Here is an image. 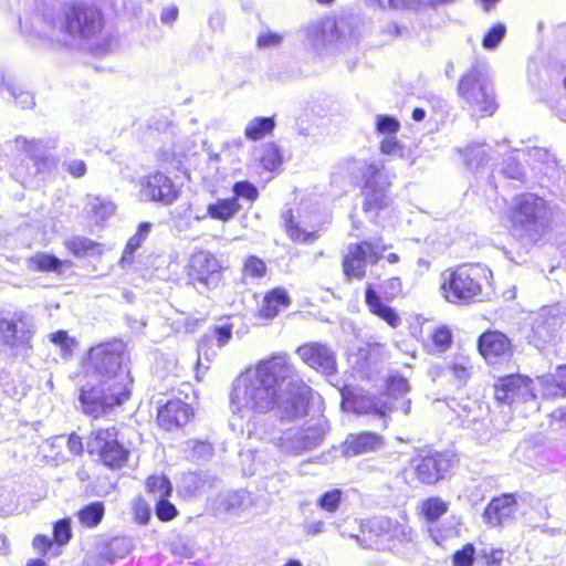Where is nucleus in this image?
Instances as JSON below:
<instances>
[{"mask_svg":"<svg viewBox=\"0 0 566 566\" xmlns=\"http://www.w3.org/2000/svg\"><path fill=\"white\" fill-rule=\"evenodd\" d=\"M126 344L118 338L96 344L87 349L73 378L86 380L80 388L78 400L85 415L98 419L130 399L132 380L120 377L129 364Z\"/></svg>","mask_w":566,"mask_h":566,"instance_id":"f257e3e1","label":"nucleus"},{"mask_svg":"<svg viewBox=\"0 0 566 566\" xmlns=\"http://www.w3.org/2000/svg\"><path fill=\"white\" fill-rule=\"evenodd\" d=\"M449 304L468 306L485 302L494 294L493 273L481 263H461L446 269L439 286Z\"/></svg>","mask_w":566,"mask_h":566,"instance_id":"f03ea898","label":"nucleus"},{"mask_svg":"<svg viewBox=\"0 0 566 566\" xmlns=\"http://www.w3.org/2000/svg\"><path fill=\"white\" fill-rule=\"evenodd\" d=\"M85 449L97 464L111 471L126 468L132 455L130 442L114 424L91 430L86 436Z\"/></svg>","mask_w":566,"mask_h":566,"instance_id":"7ed1b4c3","label":"nucleus"},{"mask_svg":"<svg viewBox=\"0 0 566 566\" xmlns=\"http://www.w3.org/2000/svg\"><path fill=\"white\" fill-rule=\"evenodd\" d=\"M552 210L542 197L534 193H521L510 208L509 220L513 231L521 235H537L549 226Z\"/></svg>","mask_w":566,"mask_h":566,"instance_id":"20e7f679","label":"nucleus"},{"mask_svg":"<svg viewBox=\"0 0 566 566\" xmlns=\"http://www.w3.org/2000/svg\"><path fill=\"white\" fill-rule=\"evenodd\" d=\"M457 93L476 117L493 116L499 107L494 88L485 80L478 65L472 66L460 76Z\"/></svg>","mask_w":566,"mask_h":566,"instance_id":"39448f33","label":"nucleus"},{"mask_svg":"<svg viewBox=\"0 0 566 566\" xmlns=\"http://www.w3.org/2000/svg\"><path fill=\"white\" fill-rule=\"evenodd\" d=\"M381 238L371 241L363 239L347 245L340 258V269L345 281H363L367 276L368 266L379 263L386 251L380 244Z\"/></svg>","mask_w":566,"mask_h":566,"instance_id":"423d86ee","label":"nucleus"},{"mask_svg":"<svg viewBox=\"0 0 566 566\" xmlns=\"http://www.w3.org/2000/svg\"><path fill=\"white\" fill-rule=\"evenodd\" d=\"M279 390L258 381V378L237 384L230 395L231 406L235 412L244 409L253 413H268L279 406Z\"/></svg>","mask_w":566,"mask_h":566,"instance_id":"0eeeda50","label":"nucleus"},{"mask_svg":"<svg viewBox=\"0 0 566 566\" xmlns=\"http://www.w3.org/2000/svg\"><path fill=\"white\" fill-rule=\"evenodd\" d=\"M184 273L187 285L198 291H212L223 282L224 266L217 254L200 249L190 254Z\"/></svg>","mask_w":566,"mask_h":566,"instance_id":"6e6552de","label":"nucleus"},{"mask_svg":"<svg viewBox=\"0 0 566 566\" xmlns=\"http://www.w3.org/2000/svg\"><path fill=\"white\" fill-rule=\"evenodd\" d=\"M105 25L102 10L86 2H71L62 10V31L71 36L91 39Z\"/></svg>","mask_w":566,"mask_h":566,"instance_id":"1a4fd4ad","label":"nucleus"},{"mask_svg":"<svg viewBox=\"0 0 566 566\" xmlns=\"http://www.w3.org/2000/svg\"><path fill=\"white\" fill-rule=\"evenodd\" d=\"M405 295L402 279L399 275H392L379 284V291L373 284H367L364 298L370 314L379 317L390 327L396 328L400 325L401 319L395 308L385 302H392L405 297Z\"/></svg>","mask_w":566,"mask_h":566,"instance_id":"9d476101","label":"nucleus"},{"mask_svg":"<svg viewBox=\"0 0 566 566\" xmlns=\"http://www.w3.org/2000/svg\"><path fill=\"white\" fill-rule=\"evenodd\" d=\"M476 350L489 367L503 370L514 363L516 347L506 333L488 328L478 336Z\"/></svg>","mask_w":566,"mask_h":566,"instance_id":"9b49d317","label":"nucleus"},{"mask_svg":"<svg viewBox=\"0 0 566 566\" xmlns=\"http://www.w3.org/2000/svg\"><path fill=\"white\" fill-rule=\"evenodd\" d=\"M492 389L493 399L499 405L509 407L527 403L537 398L534 379L522 373H509L499 376L495 378Z\"/></svg>","mask_w":566,"mask_h":566,"instance_id":"f8f14e48","label":"nucleus"},{"mask_svg":"<svg viewBox=\"0 0 566 566\" xmlns=\"http://www.w3.org/2000/svg\"><path fill=\"white\" fill-rule=\"evenodd\" d=\"M361 193L364 196L363 211L379 212L389 205L387 191L391 186L385 167L377 163H369L361 171Z\"/></svg>","mask_w":566,"mask_h":566,"instance_id":"ddd939ff","label":"nucleus"},{"mask_svg":"<svg viewBox=\"0 0 566 566\" xmlns=\"http://www.w3.org/2000/svg\"><path fill=\"white\" fill-rule=\"evenodd\" d=\"M33 331L24 313L0 317V352L17 355L32 348Z\"/></svg>","mask_w":566,"mask_h":566,"instance_id":"4468645a","label":"nucleus"},{"mask_svg":"<svg viewBox=\"0 0 566 566\" xmlns=\"http://www.w3.org/2000/svg\"><path fill=\"white\" fill-rule=\"evenodd\" d=\"M354 23L346 15H325L306 30V38L314 48L335 45L354 32Z\"/></svg>","mask_w":566,"mask_h":566,"instance_id":"2eb2a0df","label":"nucleus"},{"mask_svg":"<svg viewBox=\"0 0 566 566\" xmlns=\"http://www.w3.org/2000/svg\"><path fill=\"white\" fill-rule=\"evenodd\" d=\"M139 195L148 202L170 206L181 195V188L160 170L144 175L139 180Z\"/></svg>","mask_w":566,"mask_h":566,"instance_id":"dca6fc26","label":"nucleus"},{"mask_svg":"<svg viewBox=\"0 0 566 566\" xmlns=\"http://www.w3.org/2000/svg\"><path fill=\"white\" fill-rule=\"evenodd\" d=\"M195 417L196 411L191 403L174 397L158 403L155 423L159 430L171 433L184 430L195 420Z\"/></svg>","mask_w":566,"mask_h":566,"instance_id":"f3484780","label":"nucleus"},{"mask_svg":"<svg viewBox=\"0 0 566 566\" xmlns=\"http://www.w3.org/2000/svg\"><path fill=\"white\" fill-rule=\"evenodd\" d=\"M452 468V459L446 451H429L413 460V473L419 483L434 485L442 481Z\"/></svg>","mask_w":566,"mask_h":566,"instance_id":"a211bd4d","label":"nucleus"},{"mask_svg":"<svg viewBox=\"0 0 566 566\" xmlns=\"http://www.w3.org/2000/svg\"><path fill=\"white\" fill-rule=\"evenodd\" d=\"M296 354L305 365L325 376L337 373L336 354L327 344L306 342L296 348Z\"/></svg>","mask_w":566,"mask_h":566,"instance_id":"6ab92c4d","label":"nucleus"},{"mask_svg":"<svg viewBox=\"0 0 566 566\" xmlns=\"http://www.w3.org/2000/svg\"><path fill=\"white\" fill-rule=\"evenodd\" d=\"M313 398V389L302 379L289 385L287 396L282 405L277 406L282 421H294L308 413Z\"/></svg>","mask_w":566,"mask_h":566,"instance_id":"aec40b11","label":"nucleus"},{"mask_svg":"<svg viewBox=\"0 0 566 566\" xmlns=\"http://www.w3.org/2000/svg\"><path fill=\"white\" fill-rule=\"evenodd\" d=\"M294 375H296V369L286 354L272 355L255 366L258 381L275 388Z\"/></svg>","mask_w":566,"mask_h":566,"instance_id":"412c9836","label":"nucleus"},{"mask_svg":"<svg viewBox=\"0 0 566 566\" xmlns=\"http://www.w3.org/2000/svg\"><path fill=\"white\" fill-rule=\"evenodd\" d=\"M517 505L518 495L516 493H501L493 496L483 510V521L491 527H502L514 518Z\"/></svg>","mask_w":566,"mask_h":566,"instance_id":"4be33fe9","label":"nucleus"},{"mask_svg":"<svg viewBox=\"0 0 566 566\" xmlns=\"http://www.w3.org/2000/svg\"><path fill=\"white\" fill-rule=\"evenodd\" d=\"M292 303L289 292L282 287H273L263 294V298L256 308L255 316L265 323L273 321L282 311Z\"/></svg>","mask_w":566,"mask_h":566,"instance_id":"5701e85b","label":"nucleus"},{"mask_svg":"<svg viewBox=\"0 0 566 566\" xmlns=\"http://www.w3.org/2000/svg\"><path fill=\"white\" fill-rule=\"evenodd\" d=\"M384 446V437L373 431L349 433L342 444L343 454L356 457L374 452Z\"/></svg>","mask_w":566,"mask_h":566,"instance_id":"b1692460","label":"nucleus"},{"mask_svg":"<svg viewBox=\"0 0 566 566\" xmlns=\"http://www.w3.org/2000/svg\"><path fill=\"white\" fill-rule=\"evenodd\" d=\"M537 380L544 400L566 399V363L557 365L554 373L538 376Z\"/></svg>","mask_w":566,"mask_h":566,"instance_id":"393cba45","label":"nucleus"},{"mask_svg":"<svg viewBox=\"0 0 566 566\" xmlns=\"http://www.w3.org/2000/svg\"><path fill=\"white\" fill-rule=\"evenodd\" d=\"M130 549L132 545L127 537L113 536L103 542L97 552L90 556V559L97 564V566H102L125 557Z\"/></svg>","mask_w":566,"mask_h":566,"instance_id":"a878e982","label":"nucleus"},{"mask_svg":"<svg viewBox=\"0 0 566 566\" xmlns=\"http://www.w3.org/2000/svg\"><path fill=\"white\" fill-rule=\"evenodd\" d=\"M282 227L286 237L296 244H313L319 238L317 230H305L297 220L292 209H286L281 213Z\"/></svg>","mask_w":566,"mask_h":566,"instance_id":"bb28decb","label":"nucleus"},{"mask_svg":"<svg viewBox=\"0 0 566 566\" xmlns=\"http://www.w3.org/2000/svg\"><path fill=\"white\" fill-rule=\"evenodd\" d=\"M66 251L78 259L102 256L104 244L84 235H73L63 242Z\"/></svg>","mask_w":566,"mask_h":566,"instance_id":"cd10ccee","label":"nucleus"},{"mask_svg":"<svg viewBox=\"0 0 566 566\" xmlns=\"http://www.w3.org/2000/svg\"><path fill=\"white\" fill-rule=\"evenodd\" d=\"M30 270L41 273L54 272L56 274L63 273L64 266H72L70 260H61L50 253H36L27 260Z\"/></svg>","mask_w":566,"mask_h":566,"instance_id":"c85d7f7f","label":"nucleus"},{"mask_svg":"<svg viewBox=\"0 0 566 566\" xmlns=\"http://www.w3.org/2000/svg\"><path fill=\"white\" fill-rule=\"evenodd\" d=\"M240 209L241 206L235 198H220L207 206V216L213 220L228 222Z\"/></svg>","mask_w":566,"mask_h":566,"instance_id":"c756f323","label":"nucleus"},{"mask_svg":"<svg viewBox=\"0 0 566 566\" xmlns=\"http://www.w3.org/2000/svg\"><path fill=\"white\" fill-rule=\"evenodd\" d=\"M386 541L409 543L412 541L413 530L406 523H400L397 520L384 518L379 525Z\"/></svg>","mask_w":566,"mask_h":566,"instance_id":"7c9ffc66","label":"nucleus"},{"mask_svg":"<svg viewBox=\"0 0 566 566\" xmlns=\"http://www.w3.org/2000/svg\"><path fill=\"white\" fill-rule=\"evenodd\" d=\"M105 504L102 501H94L77 510L75 516L78 523L85 528L97 527L105 516Z\"/></svg>","mask_w":566,"mask_h":566,"instance_id":"2f4dec72","label":"nucleus"},{"mask_svg":"<svg viewBox=\"0 0 566 566\" xmlns=\"http://www.w3.org/2000/svg\"><path fill=\"white\" fill-rule=\"evenodd\" d=\"M449 510L448 502L439 496H429L421 501L419 505V515L427 523L438 522Z\"/></svg>","mask_w":566,"mask_h":566,"instance_id":"473e14b6","label":"nucleus"},{"mask_svg":"<svg viewBox=\"0 0 566 566\" xmlns=\"http://www.w3.org/2000/svg\"><path fill=\"white\" fill-rule=\"evenodd\" d=\"M275 128V119L272 116L255 117L244 128V136L248 140H260L271 135Z\"/></svg>","mask_w":566,"mask_h":566,"instance_id":"72a5a7b5","label":"nucleus"},{"mask_svg":"<svg viewBox=\"0 0 566 566\" xmlns=\"http://www.w3.org/2000/svg\"><path fill=\"white\" fill-rule=\"evenodd\" d=\"M146 492L157 497V500L170 497L172 494V484L165 474H150L145 479Z\"/></svg>","mask_w":566,"mask_h":566,"instance_id":"f704fd0d","label":"nucleus"},{"mask_svg":"<svg viewBox=\"0 0 566 566\" xmlns=\"http://www.w3.org/2000/svg\"><path fill=\"white\" fill-rule=\"evenodd\" d=\"M452 345V333L447 326H438L430 334L426 350L429 354H439L448 350Z\"/></svg>","mask_w":566,"mask_h":566,"instance_id":"c9c22d12","label":"nucleus"},{"mask_svg":"<svg viewBox=\"0 0 566 566\" xmlns=\"http://www.w3.org/2000/svg\"><path fill=\"white\" fill-rule=\"evenodd\" d=\"M260 166L266 171H274L283 164V156L280 147L274 143L262 146L259 157Z\"/></svg>","mask_w":566,"mask_h":566,"instance_id":"e433bc0d","label":"nucleus"},{"mask_svg":"<svg viewBox=\"0 0 566 566\" xmlns=\"http://www.w3.org/2000/svg\"><path fill=\"white\" fill-rule=\"evenodd\" d=\"M268 273V265L264 260L258 255H248L242 263L241 274L244 279L260 280Z\"/></svg>","mask_w":566,"mask_h":566,"instance_id":"4c0bfd02","label":"nucleus"},{"mask_svg":"<svg viewBox=\"0 0 566 566\" xmlns=\"http://www.w3.org/2000/svg\"><path fill=\"white\" fill-rule=\"evenodd\" d=\"M50 340L60 348L63 359H70L78 347L77 339L69 336L67 332L64 329L52 333Z\"/></svg>","mask_w":566,"mask_h":566,"instance_id":"58836bf2","label":"nucleus"},{"mask_svg":"<svg viewBox=\"0 0 566 566\" xmlns=\"http://www.w3.org/2000/svg\"><path fill=\"white\" fill-rule=\"evenodd\" d=\"M409 390L407 378L399 374L389 375L385 381L384 395L389 398H400Z\"/></svg>","mask_w":566,"mask_h":566,"instance_id":"ea45409f","label":"nucleus"},{"mask_svg":"<svg viewBox=\"0 0 566 566\" xmlns=\"http://www.w3.org/2000/svg\"><path fill=\"white\" fill-rule=\"evenodd\" d=\"M52 538L59 547L65 546L72 538L71 518L63 517L52 525Z\"/></svg>","mask_w":566,"mask_h":566,"instance_id":"a19ab883","label":"nucleus"},{"mask_svg":"<svg viewBox=\"0 0 566 566\" xmlns=\"http://www.w3.org/2000/svg\"><path fill=\"white\" fill-rule=\"evenodd\" d=\"M88 207L92 216L98 220H105L115 210V206L111 200L99 196L92 197L88 200Z\"/></svg>","mask_w":566,"mask_h":566,"instance_id":"79ce46f5","label":"nucleus"},{"mask_svg":"<svg viewBox=\"0 0 566 566\" xmlns=\"http://www.w3.org/2000/svg\"><path fill=\"white\" fill-rule=\"evenodd\" d=\"M232 198H235L237 201L242 198L251 203L256 201L260 196L258 187L248 180L234 182L232 186Z\"/></svg>","mask_w":566,"mask_h":566,"instance_id":"37998d69","label":"nucleus"},{"mask_svg":"<svg viewBox=\"0 0 566 566\" xmlns=\"http://www.w3.org/2000/svg\"><path fill=\"white\" fill-rule=\"evenodd\" d=\"M133 520L138 525H146L149 523L151 513L150 506L145 497L138 495L132 501Z\"/></svg>","mask_w":566,"mask_h":566,"instance_id":"c03bdc74","label":"nucleus"},{"mask_svg":"<svg viewBox=\"0 0 566 566\" xmlns=\"http://www.w3.org/2000/svg\"><path fill=\"white\" fill-rule=\"evenodd\" d=\"M154 511L156 517L164 523L175 520L179 514L178 509L169 501V497L157 500Z\"/></svg>","mask_w":566,"mask_h":566,"instance_id":"a18cd8bd","label":"nucleus"},{"mask_svg":"<svg viewBox=\"0 0 566 566\" xmlns=\"http://www.w3.org/2000/svg\"><path fill=\"white\" fill-rule=\"evenodd\" d=\"M342 495L343 493L339 489H332L319 496L317 505L326 512H336L340 505Z\"/></svg>","mask_w":566,"mask_h":566,"instance_id":"49530a36","label":"nucleus"},{"mask_svg":"<svg viewBox=\"0 0 566 566\" xmlns=\"http://www.w3.org/2000/svg\"><path fill=\"white\" fill-rule=\"evenodd\" d=\"M14 142L18 146H20L21 151L30 157L35 164L43 161V158L41 157V146L39 140L17 137Z\"/></svg>","mask_w":566,"mask_h":566,"instance_id":"de8ad7c7","label":"nucleus"},{"mask_svg":"<svg viewBox=\"0 0 566 566\" xmlns=\"http://www.w3.org/2000/svg\"><path fill=\"white\" fill-rule=\"evenodd\" d=\"M475 560V547L472 543L464 544L452 554L453 566H473Z\"/></svg>","mask_w":566,"mask_h":566,"instance_id":"09e8293b","label":"nucleus"},{"mask_svg":"<svg viewBox=\"0 0 566 566\" xmlns=\"http://www.w3.org/2000/svg\"><path fill=\"white\" fill-rule=\"evenodd\" d=\"M150 230V223L142 222L139 223L136 232L132 235L125 245V253L133 255L135 251L140 248L145 239L147 238Z\"/></svg>","mask_w":566,"mask_h":566,"instance_id":"8fccbe9b","label":"nucleus"},{"mask_svg":"<svg viewBox=\"0 0 566 566\" xmlns=\"http://www.w3.org/2000/svg\"><path fill=\"white\" fill-rule=\"evenodd\" d=\"M506 32L505 25L502 23H496L492 25L482 39L483 48L491 50L499 45L502 41Z\"/></svg>","mask_w":566,"mask_h":566,"instance_id":"3c124183","label":"nucleus"},{"mask_svg":"<svg viewBox=\"0 0 566 566\" xmlns=\"http://www.w3.org/2000/svg\"><path fill=\"white\" fill-rule=\"evenodd\" d=\"M367 400L368 405L360 410L363 413L385 417L387 412L392 411L395 408L391 401H379L376 397H368Z\"/></svg>","mask_w":566,"mask_h":566,"instance_id":"603ef678","label":"nucleus"},{"mask_svg":"<svg viewBox=\"0 0 566 566\" xmlns=\"http://www.w3.org/2000/svg\"><path fill=\"white\" fill-rule=\"evenodd\" d=\"M324 437V430L318 427L306 428L300 437V443L304 449H312L318 446Z\"/></svg>","mask_w":566,"mask_h":566,"instance_id":"864d4df0","label":"nucleus"},{"mask_svg":"<svg viewBox=\"0 0 566 566\" xmlns=\"http://www.w3.org/2000/svg\"><path fill=\"white\" fill-rule=\"evenodd\" d=\"M400 129L397 118L389 115H379L376 118L375 130L379 134L392 135Z\"/></svg>","mask_w":566,"mask_h":566,"instance_id":"5fc2aeb1","label":"nucleus"},{"mask_svg":"<svg viewBox=\"0 0 566 566\" xmlns=\"http://www.w3.org/2000/svg\"><path fill=\"white\" fill-rule=\"evenodd\" d=\"M54 545L55 542L53 541V538H50L45 534H38L32 539L33 549L36 551L42 556L46 555L48 552L51 551Z\"/></svg>","mask_w":566,"mask_h":566,"instance_id":"6e6d98bb","label":"nucleus"},{"mask_svg":"<svg viewBox=\"0 0 566 566\" xmlns=\"http://www.w3.org/2000/svg\"><path fill=\"white\" fill-rule=\"evenodd\" d=\"M282 42V36L272 31L263 32L256 38V45L260 49L275 46Z\"/></svg>","mask_w":566,"mask_h":566,"instance_id":"4d7b16f0","label":"nucleus"},{"mask_svg":"<svg viewBox=\"0 0 566 566\" xmlns=\"http://www.w3.org/2000/svg\"><path fill=\"white\" fill-rule=\"evenodd\" d=\"M191 452L198 457L211 455L213 452L212 444L207 440H191L189 441Z\"/></svg>","mask_w":566,"mask_h":566,"instance_id":"13d9d810","label":"nucleus"},{"mask_svg":"<svg viewBox=\"0 0 566 566\" xmlns=\"http://www.w3.org/2000/svg\"><path fill=\"white\" fill-rule=\"evenodd\" d=\"M64 169L73 178H81L87 171L86 164L82 159H76L64 164Z\"/></svg>","mask_w":566,"mask_h":566,"instance_id":"bf43d9fd","label":"nucleus"},{"mask_svg":"<svg viewBox=\"0 0 566 566\" xmlns=\"http://www.w3.org/2000/svg\"><path fill=\"white\" fill-rule=\"evenodd\" d=\"M449 369L452 377L460 382H465L471 377V367L464 364L453 363Z\"/></svg>","mask_w":566,"mask_h":566,"instance_id":"052dcab7","label":"nucleus"},{"mask_svg":"<svg viewBox=\"0 0 566 566\" xmlns=\"http://www.w3.org/2000/svg\"><path fill=\"white\" fill-rule=\"evenodd\" d=\"M67 449L74 455H82L86 451L81 436L72 432L67 437Z\"/></svg>","mask_w":566,"mask_h":566,"instance_id":"680f3d73","label":"nucleus"},{"mask_svg":"<svg viewBox=\"0 0 566 566\" xmlns=\"http://www.w3.org/2000/svg\"><path fill=\"white\" fill-rule=\"evenodd\" d=\"M379 149L385 155H394L401 151L402 146L396 137H387L380 142Z\"/></svg>","mask_w":566,"mask_h":566,"instance_id":"e2e57ef3","label":"nucleus"},{"mask_svg":"<svg viewBox=\"0 0 566 566\" xmlns=\"http://www.w3.org/2000/svg\"><path fill=\"white\" fill-rule=\"evenodd\" d=\"M553 422L557 423L558 428L566 430V407H559L551 413Z\"/></svg>","mask_w":566,"mask_h":566,"instance_id":"0e129e2a","label":"nucleus"},{"mask_svg":"<svg viewBox=\"0 0 566 566\" xmlns=\"http://www.w3.org/2000/svg\"><path fill=\"white\" fill-rule=\"evenodd\" d=\"M213 332L220 345L226 344L231 338V328L229 325L217 326Z\"/></svg>","mask_w":566,"mask_h":566,"instance_id":"69168bd1","label":"nucleus"},{"mask_svg":"<svg viewBox=\"0 0 566 566\" xmlns=\"http://www.w3.org/2000/svg\"><path fill=\"white\" fill-rule=\"evenodd\" d=\"M178 17V8L176 6H171L165 8L160 14V20L163 23L171 24L176 21Z\"/></svg>","mask_w":566,"mask_h":566,"instance_id":"338daca9","label":"nucleus"},{"mask_svg":"<svg viewBox=\"0 0 566 566\" xmlns=\"http://www.w3.org/2000/svg\"><path fill=\"white\" fill-rule=\"evenodd\" d=\"M323 527H324V523L322 521H317V522L306 525V533L315 535V534H318L319 532H322Z\"/></svg>","mask_w":566,"mask_h":566,"instance_id":"774afa93","label":"nucleus"}]
</instances>
